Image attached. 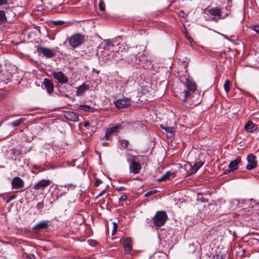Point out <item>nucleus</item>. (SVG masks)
Here are the masks:
<instances>
[{"mask_svg": "<svg viewBox=\"0 0 259 259\" xmlns=\"http://www.w3.org/2000/svg\"><path fill=\"white\" fill-rule=\"evenodd\" d=\"M126 158L127 161L129 163L130 173L134 174H139L142 169V166L138 160L137 156L127 153Z\"/></svg>", "mask_w": 259, "mask_h": 259, "instance_id": "obj_1", "label": "nucleus"}, {"mask_svg": "<svg viewBox=\"0 0 259 259\" xmlns=\"http://www.w3.org/2000/svg\"><path fill=\"white\" fill-rule=\"evenodd\" d=\"M168 217L166 212L165 211L159 210L156 212L152 218V221L154 226L160 227L164 225Z\"/></svg>", "mask_w": 259, "mask_h": 259, "instance_id": "obj_2", "label": "nucleus"}, {"mask_svg": "<svg viewBox=\"0 0 259 259\" xmlns=\"http://www.w3.org/2000/svg\"><path fill=\"white\" fill-rule=\"evenodd\" d=\"M37 52L38 53L42 54L46 57L48 58H51L55 56V54L51 49L41 47V46H37Z\"/></svg>", "mask_w": 259, "mask_h": 259, "instance_id": "obj_3", "label": "nucleus"}, {"mask_svg": "<svg viewBox=\"0 0 259 259\" xmlns=\"http://www.w3.org/2000/svg\"><path fill=\"white\" fill-rule=\"evenodd\" d=\"M69 45L73 48H75L81 44V35L77 33L71 36L68 39Z\"/></svg>", "mask_w": 259, "mask_h": 259, "instance_id": "obj_4", "label": "nucleus"}, {"mask_svg": "<svg viewBox=\"0 0 259 259\" xmlns=\"http://www.w3.org/2000/svg\"><path fill=\"white\" fill-rule=\"evenodd\" d=\"M248 164L246 165L247 170H251L257 166V162L256 157L252 154L248 155L247 157Z\"/></svg>", "mask_w": 259, "mask_h": 259, "instance_id": "obj_5", "label": "nucleus"}, {"mask_svg": "<svg viewBox=\"0 0 259 259\" xmlns=\"http://www.w3.org/2000/svg\"><path fill=\"white\" fill-rule=\"evenodd\" d=\"M11 185L13 189H22L24 187V182L20 177H15L12 179Z\"/></svg>", "mask_w": 259, "mask_h": 259, "instance_id": "obj_6", "label": "nucleus"}, {"mask_svg": "<svg viewBox=\"0 0 259 259\" xmlns=\"http://www.w3.org/2000/svg\"><path fill=\"white\" fill-rule=\"evenodd\" d=\"M123 245L125 254H129L132 250L133 242L130 237H126L123 239Z\"/></svg>", "mask_w": 259, "mask_h": 259, "instance_id": "obj_7", "label": "nucleus"}, {"mask_svg": "<svg viewBox=\"0 0 259 259\" xmlns=\"http://www.w3.org/2000/svg\"><path fill=\"white\" fill-rule=\"evenodd\" d=\"M120 125H116L111 127L107 129L105 135V138L107 140H111V136L115 133L118 132L120 128Z\"/></svg>", "mask_w": 259, "mask_h": 259, "instance_id": "obj_8", "label": "nucleus"}, {"mask_svg": "<svg viewBox=\"0 0 259 259\" xmlns=\"http://www.w3.org/2000/svg\"><path fill=\"white\" fill-rule=\"evenodd\" d=\"M115 106L118 108L127 107L131 104L130 100L127 98H123L114 101Z\"/></svg>", "mask_w": 259, "mask_h": 259, "instance_id": "obj_9", "label": "nucleus"}, {"mask_svg": "<svg viewBox=\"0 0 259 259\" xmlns=\"http://www.w3.org/2000/svg\"><path fill=\"white\" fill-rule=\"evenodd\" d=\"M51 182L49 180H41L33 186V188L37 190H44L50 185Z\"/></svg>", "mask_w": 259, "mask_h": 259, "instance_id": "obj_10", "label": "nucleus"}, {"mask_svg": "<svg viewBox=\"0 0 259 259\" xmlns=\"http://www.w3.org/2000/svg\"><path fill=\"white\" fill-rule=\"evenodd\" d=\"M42 87L43 89H46L49 94L53 93L54 91V84L52 81L47 78L44 79Z\"/></svg>", "mask_w": 259, "mask_h": 259, "instance_id": "obj_11", "label": "nucleus"}, {"mask_svg": "<svg viewBox=\"0 0 259 259\" xmlns=\"http://www.w3.org/2000/svg\"><path fill=\"white\" fill-rule=\"evenodd\" d=\"M244 129L246 132L252 133L257 130V125L253 123L251 120H249L246 123L244 126Z\"/></svg>", "mask_w": 259, "mask_h": 259, "instance_id": "obj_12", "label": "nucleus"}, {"mask_svg": "<svg viewBox=\"0 0 259 259\" xmlns=\"http://www.w3.org/2000/svg\"><path fill=\"white\" fill-rule=\"evenodd\" d=\"M192 92L189 90H184L182 93H180L178 97L180 99L184 102H186L192 97Z\"/></svg>", "mask_w": 259, "mask_h": 259, "instance_id": "obj_13", "label": "nucleus"}, {"mask_svg": "<svg viewBox=\"0 0 259 259\" xmlns=\"http://www.w3.org/2000/svg\"><path fill=\"white\" fill-rule=\"evenodd\" d=\"M204 163L202 161H198L195 162L193 166L188 163L190 169L188 171L190 174H193L196 173L198 170L203 165Z\"/></svg>", "mask_w": 259, "mask_h": 259, "instance_id": "obj_14", "label": "nucleus"}, {"mask_svg": "<svg viewBox=\"0 0 259 259\" xmlns=\"http://www.w3.org/2000/svg\"><path fill=\"white\" fill-rule=\"evenodd\" d=\"M185 84L186 87L187 88V90L190 91L192 92H195L197 89V87L195 82L190 78L186 79V82Z\"/></svg>", "mask_w": 259, "mask_h": 259, "instance_id": "obj_15", "label": "nucleus"}, {"mask_svg": "<svg viewBox=\"0 0 259 259\" xmlns=\"http://www.w3.org/2000/svg\"><path fill=\"white\" fill-rule=\"evenodd\" d=\"M53 76L60 83H64L67 82V77L62 72L55 73Z\"/></svg>", "mask_w": 259, "mask_h": 259, "instance_id": "obj_16", "label": "nucleus"}, {"mask_svg": "<svg viewBox=\"0 0 259 259\" xmlns=\"http://www.w3.org/2000/svg\"><path fill=\"white\" fill-rule=\"evenodd\" d=\"M241 162V159L240 156H237L236 159L232 160L229 164V167L231 170H235L238 168V165Z\"/></svg>", "mask_w": 259, "mask_h": 259, "instance_id": "obj_17", "label": "nucleus"}, {"mask_svg": "<svg viewBox=\"0 0 259 259\" xmlns=\"http://www.w3.org/2000/svg\"><path fill=\"white\" fill-rule=\"evenodd\" d=\"M66 117L69 120L73 121H78L79 119V115L74 112L69 111L65 114Z\"/></svg>", "mask_w": 259, "mask_h": 259, "instance_id": "obj_18", "label": "nucleus"}, {"mask_svg": "<svg viewBox=\"0 0 259 259\" xmlns=\"http://www.w3.org/2000/svg\"><path fill=\"white\" fill-rule=\"evenodd\" d=\"M208 13L214 16H219L221 17V10L219 8H211L208 10Z\"/></svg>", "mask_w": 259, "mask_h": 259, "instance_id": "obj_19", "label": "nucleus"}, {"mask_svg": "<svg viewBox=\"0 0 259 259\" xmlns=\"http://www.w3.org/2000/svg\"><path fill=\"white\" fill-rule=\"evenodd\" d=\"M48 226V223L45 221H42L35 225L33 229L35 230L46 228Z\"/></svg>", "mask_w": 259, "mask_h": 259, "instance_id": "obj_20", "label": "nucleus"}, {"mask_svg": "<svg viewBox=\"0 0 259 259\" xmlns=\"http://www.w3.org/2000/svg\"><path fill=\"white\" fill-rule=\"evenodd\" d=\"M83 125L88 130H90L89 134H87V137L91 136L92 134L94 132L95 127L90 126L89 122H85L84 123Z\"/></svg>", "mask_w": 259, "mask_h": 259, "instance_id": "obj_21", "label": "nucleus"}, {"mask_svg": "<svg viewBox=\"0 0 259 259\" xmlns=\"http://www.w3.org/2000/svg\"><path fill=\"white\" fill-rule=\"evenodd\" d=\"M172 175L170 171H167L161 178L157 180L158 182L165 181L169 179L170 176Z\"/></svg>", "mask_w": 259, "mask_h": 259, "instance_id": "obj_22", "label": "nucleus"}, {"mask_svg": "<svg viewBox=\"0 0 259 259\" xmlns=\"http://www.w3.org/2000/svg\"><path fill=\"white\" fill-rule=\"evenodd\" d=\"M7 22V17L5 12L0 10V25L5 24Z\"/></svg>", "mask_w": 259, "mask_h": 259, "instance_id": "obj_23", "label": "nucleus"}, {"mask_svg": "<svg viewBox=\"0 0 259 259\" xmlns=\"http://www.w3.org/2000/svg\"><path fill=\"white\" fill-rule=\"evenodd\" d=\"M25 120V118H20L12 122L11 124L14 127H17L19 126L21 124H22Z\"/></svg>", "mask_w": 259, "mask_h": 259, "instance_id": "obj_24", "label": "nucleus"}, {"mask_svg": "<svg viewBox=\"0 0 259 259\" xmlns=\"http://www.w3.org/2000/svg\"><path fill=\"white\" fill-rule=\"evenodd\" d=\"M82 110L85 112H93L94 111V107L90 105H82Z\"/></svg>", "mask_w": 259, "mask_h": 259, "instance_id": "obj_25", "label": "nucleus"}, {"mask_svg": "<svg viewBox=\"0 0 259 259\" xmlns=\"http://www.w3.org/2000/svg\"><path fill=\"white\" fill-rule=\"evenodd\" d=\"M231 87V82L229 80H226L224 84V90L227 93H228L230 91V88Z\"/></svg>", "mask_w": 259, "mask_h": 259, "instance_id": "obj_26", "label": "nucleus"}, {"mask_svg": "<svg viewBox=\"0 0 259 259\" xmlns=\"http://www.w3.org/2000/svg\"><path fill=\"white\" fill-rule=\"evenodd\" d=\"M160 126H161V128L165 130L167 132V133H169L170 132L175 131V130L174 127H173L164 126L163 125H161Z\"/></svg>", "mask_w": 259, "mask_h": 259, "instance_id": "obj_27", "label": "nucleus"}, {"mask_svg": "<svg viewBox=\"0 0 259 259\" xmlns=\"http://www.w3.org/2000/svg\"><path fill=\"white\" fill-rule=\"evenodd\" d=\"M120 144L122 145V147L124 148H127V146L129 144V142L126 140H119Z\"/></svg>", "mask_w": 259, "mask_h": 259, "instance_id": "obj_28", "label": "nucleus"}, {"mask_svg": "<svg viewBox=\"0 0 259 259\" xmlns=\"http://www.w3.org/2000/svg\"><path fill=\"white\" fill-rule=\"evenodd\" d=\"M36 209L39 211L41 212L44 208V204L43 201L38 203L36 206Z\"/></svg>", "mask_w": 259, "mask_h": 259, "instance_id": "obj_29", "label": "nucleus"}, {"mask_svg": "<svg viewBox=\"0 0 259 259\" xmlns=\"http://www.w3.org/2000/svg\"><path fill=\"white\" fill-rule=\"evenodd\" d=\"M92 234V231L90 227H87L84 231L85 237L87 238L90 236Z\"/></svg>", "mask_w": 259, "mask_h": 259, "instance_id": "obj_30", "label": "nucleus"}, {"mask_svg": "<svg viewBox=\"0 0 259 259\" xmlns=\"http://www.w3.org/2000/svg\"><path fill=\"white\" fill-rule=\"evenodd\" d=\"M250 28L256 33L259 34V25H253L250 27Z\"/></svg>", "mask_w": 259, "mask_h": 259, "instance_id": "obj_31", "label": "nucleus"}, {"mask_svg": "<svg viewBox=\"0 0 259 259\" xmlns=\"http://www.w3.org/2000/svg\"><path fill=\"white\" fill-rule=\"evenodd\" d=\"M113 230H112V235H114L117 232L118 225H117V224L115 222H113Z\"/></svg>", "mask_w": 259, "mask_h": 259, "instance_id": "obj_32", "label": "nucleus"}, {"mask_svg": "<svg viewBox=\"0 0 259 259\" xmlns=\"http://www.w3.org/2000/svg\"><path fill=\"white\" fill-rule=\"evenodd\" d=\"M113 44L112 41L110 39H108L106 43V48H108V49H110L111 47H113Z\"/></svg>", "mask_w": 259, "mask_h": 259, "instance_id": "obj_33", "label": "nucleus"}, {"mask_svg": "<svg viewBox=\"0 0 259 259\" xmlns=\"http://www.w3.org/2000/svg\"><path fill=\"white\" fill-rule=\"evenodd\" d=\"M157 192V191L155 190H151V191H150L149 192H148L147 193H146L145 194V196L146 197H148V196H150L154 194H155Z\"/></svg>", "mask_w": 259, "mask_h": 259, "instance_id": "obj_34", "label": "nucleus"}, {"mask_svg": "<svg viewBox=\"0 0 259 259\" xmlns=\"http://www.w3.org/2000/svg\"><path fill=\"white\" fill-rule=\"evenodd\" d=\"M52 23L55 25H61L64 23V21L62 20L53 21Z\"/></svg>", "mask_w": 259, "mask_h": 259, "instance_id": "obj_35", "label": "nucleus"}, {"mask_svg": "<svg viewBox=\"0 0 259 259\" xmlns=\"http://www.w3.org/2000/svg\"><path fill=\"white\" fill-rule=\"evenodd\" d=\"M87 243L92 246H95L97 244V242L93 240H88Z\"/></svg>", "mask_w": 259, "mask_h": 259, "instance_id": "obj_36", "label": "nucleus"}, {"mask_svg": "<svg viewBox=\"0 0 259 259\" xmlns=\"http://www.w3.org/2000/svg\"><path fill=\"white\" fill-rule=\"evenodd\" d=\"M90 88V85L89 84L87 85L84 83L82 84V93L84 91L87 90Z\"/></svg>", "mask_w": 259, "mask_h": 259, "instance_id": "obj_37", "label": "nucleus"}, {"mask_svg": "<svg viewBox=\"0 0 259 259\" xmlns=\"http://www.w3.org/2000/svg\"><path fill=\"white\" fill-rule=\"evenodd\" d=\"M99 9L101 11H104L105 10V6L104 3H100L99 4Z\"/></svg>", "mask_w": 259, "mask_h": 259, "instance_id": "obj_38", "label": "nucleus"}, {"mask_svg": "<svg viewBox=\"0 0 259 259\" xmlns=\"http://www.w3.org/2000/svg\"><path fill=\"white\" fill-rule=\"evenodd\" d=\"M127 196L125 194L121 195L119 198V201L121 202H124L127 199Z\"/></svg>", "mask_w": 259, "mask_h": 259, "instance_id": "obj_39", "label": "nucleus"}, {"mask_svg": "<svg viewBox=\"0 0 259 259\" xmlns=\"http://www.w3.org/2000/svg\"><path fill=\"white\" fill-rule=\"evenodd\" d=\"M175 132H171L169 133H167V137L169 138L172 139L175 137Z\"/></svg>", "mask_w": 259, "mask_h": 259, "instance_id": "obj_40", "label": "nucleus"}, {"mask_svg": "<svg viewBox=\"0 0 259 259\" xmlns=\"http://www.w3.org/2000/svg\"><path fill=\"white\" fill-rule=\"evenodd\" d=\"M8 3V0H0V6L7 5Z\"/></svg>", "mask_w": 259, "mask_h": 259, "instance_id": "obj_41", "label": "nucleus"}, {"mask_svg": "<svg viewBox=\"0 0 259 259\" xmlns=\"http://www.w3.org/2000/svg\"><path fill=\"white\" fill-rule=\"evenodd\" d=\"M102 183V180H101L100 179H97L96 181L95 185L96 186H98L100 184H101Z\"/></svg>", "mask_w": 259, "mask_h": 259, "instance_id": "obj_42", "label": "nucleus"}, {"mask_svg": "<svg viewBox=\"0 0 259 259\" xmlns=\"http://www.w3.org/2000/svg\"><path fill=\"white\" fill-rule=\"evenodd\" d=\"M222 255H217L213 256V259H224Z\"/></svg>", "mask_w": 259, "mask_h": 259, "instance_id": "obj_43", "label": "nucleus"}, {"mask_svg": "<svg viewBox=\"0 0 259 259\" xmlns=\"http://www.w3.org/2000/svg\"><path fill=\"white\" fill-rule=\"evenodd\" d=\"M15 198L14 195L11 196L7 200V203H9L11 200L14 199Z\"/></svg>", "mask_w": 259, "mask_h": 259, "instance_id": "obj_44", "label": "nucleus"}, {"mask_svg": "<svg viewBox=\"0 0 259 259\" xmlns=\"http://www.w3.org/2000/svg\"><path fill=\"white\" fill-rule=\"evenodd\" d=\"M106 192L105 190H102L96 197V198L99 197L104 194Z\"/></svg>", "mask_w": 259, "mask_h": 259, "instance_id": "obj_45", "label": "nucleus"}, {"mask_svg": "<svg viewBox=\"0 0 259 259\" xmlns=\"http://www.w3.org/2000/svg\"><path fill=\"white\" fill-rule=\"evenodd\" d=\"M124 189H125V188L123 186H120V187H117L116 188V190L118 191H121L124 190Z\"/></svg>", "mask_w": 259, "mask_h": 259, "instance_id": "obj_46", "label": "nucleus"}, {"mask_svg": "<svg viewBox=\"0 0 259 259\" xmlns=\"http://www.w3.org/2000/svg\"><path fill=\"white\" fill-rule=\"evenodd\" d=\"M233 171V170H231V168H230L229 169H227L224 172V174L225 175H227L229 173H230L231 172Z\"/></svg>", "mask_w": 259, "mask_h": 259, "instance_id": "obj_47", "label": "nucleus"}, {"mask_svg": "<svg viewBox=\"0 0 259 259\" xmlns=\"http://www.w3.org/2000/svg\"><path fill=\"white\" fill-rule=\"evenodd\" d=\"M81 92V85H79L77 88V93H79Z\"/></svg>", "mask_w": 259, "mask_h": 259, "instance_id": "obj_48", "label": "nucleus"}, {"mask_svg": "<svg viewBox=\"0 0 259 259\" xmlns=\"http://www.w3.org/2000/svg\"><path fill=\"white\" fill-rule=\"evenodd\" d=\"M88 185L86 187H83V190H82V192L83 191H85L88 189Z\"/></svg>", "mask_w": 259, "mask_h": 259, "instance_id": "obj_49", "label": "nucleus"}, {"mask_svg": "<svg viewBox=\"0 0 259 259\" xmlns=\"http://www.w3.org/2000/svg\"><path fill=\"white\" fill-rule=\"evenodd\" d=\"M212 20L216 21H217L215 17L212 18Z\"/></svg>", "mask_w": 259, "mask_h": 259, "instance_id": "obj_50", "label": "nucleus"}, {"mask_svg": "<svg viewBox=\"0 0 259 259\" xmlns=\"http://www.w3.org/2000/svg\"><path fill=\"white\" fill-rule=\"evenodd\" d=\"M81 37H82V41H83V37H84L83 35H81Z\"/></svg>", "mask_w": 259, "mask_h": 259, "instance_id": "obj_51", "label": "nucleus"}, {"mask_svg": "<svg viewBox=\"0 0 259 259\" xmlns=\"http://www.w3.org/2000/svg\"><path fill=\"white\" fill-rule=\"evenodd\" d=\"M181 13H182V14H184V12L183 11L181 12Z\"/></svg>", "mask_w": 259, "mask_h": 259, "instance_id": "obj_52", "label": "nucleus"}, {"mask_svg": "<svg viewBox=\"0 0 259 259\" xmlns=\"http://www.w3.org/2000/svg\"><path fill=\"white\" fill-rule=\"evenodd\" d=\"M80 125H81V123H79V126H80Z\"/></svg>", "mask_w": 259, "mask_h": 259, "instance_id": "obj_53", "label": "nucleus"}]
</instances>
